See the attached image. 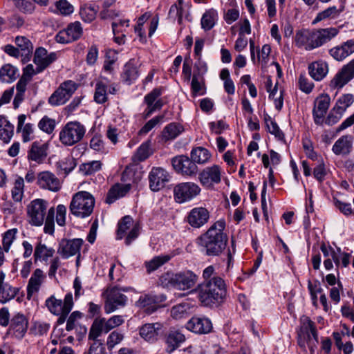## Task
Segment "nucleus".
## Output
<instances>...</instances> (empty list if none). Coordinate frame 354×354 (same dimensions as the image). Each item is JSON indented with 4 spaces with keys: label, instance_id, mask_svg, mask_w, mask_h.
<instances>
[{
    "label": "nucleus",
    "instance_id": "obj_30",
    "mask_svg": "<svg viewBox=\"0 0 354 354\" xmlns=\"http://www.w3.org/2000/svg\"><path fill=\"white\" fill-rule=\"evenodd\" d=\"M26 115L21 114L17 118V132L21 133L24 142H28L34 139L35 127L31 123H25Z\"/></svg>",
    "mask_w": 354,
    "mask_h": 354
},
{
    "label": "nucleus",
    "instance_id": "obj_34",
    "mask_svg": "<svg viewBox=\"0 0 354 354\" xmlns=\"http://www.w3.org/2000/svg\"><path fill=\"white\" fill-rule=\"evenodd\" d=\"M310 76L315 81L322 80L328 73V65L323 60H318L308 65Z\"/></svg>",
    "mask_w": 354,
    "mask_h": 354
},
{
    "label": "nucleus",
    "instance_id": "obj_13",
    "mask_svg": "<svg viewBox=\"0 0 354 354\" xmlns=\"http://www.w3.org/2000/svg\"><path fill=\"white\" fill-rule=\"evenodd\" d=\"M106 299L104 304V312L110 314L126 304L127 296L122 294L117 288L106 290Z\"/></svg>",
    "mask_w": 354,
    "mask_h": 354
},
{
    "label": "nucleus",
    "instance_id": "obj_60",
    "mask_svg": "<svg viewBox=\"0 0 354 354\" xmlns=\"http://www.w3.org/2000/svg\"><path fill=\"white\" fill-rule=\"evenodd\" d=\"M129 26L128 19H118L112 23V30L114 35L124 34Z\"/></svg>",
    "mask_w": 354,
    "mask_h": 354
},
{
    "label": "nucleus",
    "instance_id": "obj_11",
    "mask_svg": "<svg viewBox=\"0 0 354 354\" xmlns=\"http://www.w3.org/2000/svg\"><path fill=\"white\" fill-rule=\"evenodd\" d=\"M167 299L163 294L156 295L153 293L141 295L136 302V306L142 309L147 314H151L159 307L160 304Z\"/></svg>",
    "mask_w": 354,
    "mask_h": 354
},
{
    "label": "nucleus",
    "instance_id": "obj_18",
    "mask_svg": "<svg viewBox=\"0 0 354 354\" xmlns=\"http://www.w3.org/2000/svg\"><path fill=\"white\" fill-rule=\"evenodd\" d=\"M83 242L82 239H62L59 243L57 253L64 259H68L76 254L80 255Z\"/></svg>",
    "mask_w": 354,
    "mask_h": 354
},
{
    "label": "nucleus",
    "instance_id": "obj_32",
    "mask_svg": "<svg viewBox=\"0 0 354 354\" xmlns=\"http://www.w3.org/2000/svg\"><path fill=\"white\" fill-rule=\"evenodd\" d=\"M353 137L351 135L342 136L333 145V152L337 156H345L351 153L353 149Z\"/></svg>",
    "mask_w": 354,
    "mask_h": 354
},
{
    "label": "nucleus",
    "instance_id": "obj_24",
    "mask_svg": "<svg viewBox=\"0 0 354 354\" xmlns=\"http://www.w3.org/2000/svg\"><path fill=\"white\" fill-rule=\"evenodd\" d=\"M57 58V53H48L43 47L37 48L34 55V63L37 66V72H41Z\"/></svg>",
    "mask_w": 354,
    "mask_h": 354
},
{
    "label": "nucleus",
    "instance_id": "obj_6",
    "mask_svg": "<svg viewBox=\"0 0 354 354\" xmlns=\"http://www.w3.org/2000/svg\"><path fill=\"white\" fill-rule=\"evenodd\" d=\"M78 88V84L73 80H66L48 97V103L53 106L63 105L72 97Z\"/></svg>",
    "mask_w": 354,
    "mask_h": 354
},
{
    "label": "nucleus",
    "instance_id": "obj_46",
    "mask_svg": "<svg viewBox=\"0 0 354 354\" xmlns=\"http://www.w3.org/2000/svg\"><path fill=\"white\" fill-rule=\"evenodd\" d=\"M183 131V127L176 123H170L162 131V137L165 140H172L179 136Z\"/></svg>",
    "mask_w": 354,
    "mask_h": 354
},
{
    "label": "nucleus",
    "instance_id": "obj_19",
    "mask_svg": "<svg viewBox=\"0 0 354 354\" xmlns=\"http://www.w3.org/2000/svg\"><path fill=\"white\" fill-rule=\"evenodd\" d=\"M141 62L135 58L129 59L123 66L121 79L123 82L130 85L140 76Z\"/></svg>",
    "mask_w": 354,
    "mask_h": 354
},
{
    "label": "nucleus",
    "instance_id": "obj_42",
    "mask_svg": "<svg viewBox=\"0 0 354 354\" xmlns=\"http://www.w3.org/2000/svg\"><path fill=\"white\" fill-rule=\"evenodd\" d=\"M211 156L209 151L202 147L193 149L191 151V158L195 164H205L210 160Z\"/></svg>",
    "mask_w": 354,
    "mask_h": 354
},
{
    "label": "nucleus",
    "instance_id": "obj_5",
    "mask_svg": "<svg viewBox=\"0 0 354 354\" xmlns=\"http://www.w3.org/2000/svg\"><path fill=\"white\" fill-rule=\"evenodd\" d=\"M86 132L85 127L79 122H69L59 132V140L66 146H72L80 142Z\"/></svg>",
    "mask_w": 354,
    "mask_h": 354
},
{
    "label": "nucleus",
    "instance_id": "obj_14",
    "mask_svg": "<svg viewBox=\"0 0 354 354\" xmlns=\"http://www.w3.org/2000/svg\"><path fill=\"white\" fill-rule=\"evenodd\" d=\"M353 78L354 59L350 61L347 64L344 65L336 73L330 81V86L333 88H342Z\"/></svg>",
    "mask_w": 354,
    "mask_h": 354
},
{
    "label": "nucleus",
    "instance_id": "obj_26",
    "mask_svg": "<svg viewBox=\"0 0 354 354\" xmlns=\"http://www.w3.org/2000/svg\"><path fill=\"white\" fill-rule=\"evenodd\" d=\"M66 301L71 303V308H73V300L71 292H68L65 295L64 301L57 299L54 295H51L46 300L45 304L52 314L59 315L62 312L64 311Z\"/></svg>",
    "mask_w": 354,
    "mask_h": 354
},
{
    "label": "nucleus",
    "instance_id": "obj_35",
    "mask_svg": "<svg viewBox=\"0 0 354 354\" xmlns=\"http://www.w3.org/2000/svg\"><path fill=\"white\" fill-rule=\"evenodd\" d=\"M161 328L160 323L145 324L140 328L139 333L145 340L153 342L157 339Z\"/></svg>",
    "mask_w": 354,
    "mask_h": 354
},
{
    "label": "nucleus",
    "instance_id": "obj_57",
    "mask_svg": "<svg viewBox=\"0 0 354 354\" xmlns=\"http://www.w3.org/2000/svg\"><path fill=\"white\" fill-rule=\"evenodd\" d=\"M50 324L43 322H35L30 328V333L34 335L41 336L46 334Z\"/></svg>",
    "mask_w": 354,
    "mask_h": 354
},
{
    "label": "nucleus",
    "instance_id": "obj_59",
    "mask_svg": "<svg viewBox=\"0 0 354 354\" xmlns=\"http://www.w3.org/2000/svg\"><path fill=\"white\" fill-rule=\"evenodd\" d=\"M162 116H156L149 120L138 131V135L141 136L147 135L162 121Z\"/></svg>",
    "mask_w": 354,
    "mask_h": 354
},
{
    "label": "nucleus",
    "instance_id": "obj_37",
    "mask_svg": "<svg viewBox=\"0 0 354 354\" xmlns=\"http://www.w3.org/2000/svg\"><path fill=\"white\" fill-rule=\"evenodd\" d=\"M131 189L130 184H116L108 192L106 199L107 203H113L118 198L124 196Z\"/></svg>",
    "mask_w": 354,
    "mask_h": 354
},
{
    "label": "nucleus",
    "instance_id": "obj_28",
    "mask_svg": "<svg viewBox=\"0 0 354 354\" xmlns=\"http://www.w3.org/2000/svg\"><path fill=\"white\" fill-rule=\"evenodd\" d=\"M6 273L0 270V303L6 304L13 299L19 289L5 282Z\"/></svg>",
    "mask_w": 354,
    "mask_h": 354
},
{
    "label": "nucleus",
    "instance_id": "obj_63",
    "mask_svg": "<svg viewBox=\"0 0 354 354\" xmlns=\"http://www.w3.org/2000/svg\"><path fill=\"white\" fill-rule=\"evenodd\" d=\"M312 332L310 335L308 333L307 337V344L310 350V352L314 353L315 348H316L318 343V333L315 326L310 324Z\"/></svg>",
    "mask_w": 354,
    "mask_h": 354
},
{
    "label": "nucleus",
    "instance_id": "obj_40",
    "mask_svg": "<svg viewBox=\"0 0 354 354\" xmlns=\"http://www.w3.org/2000/svg\"><path fill=\"white\" fill-rule=\"evenodd\" d=\"M19 77V70L14 66L6 64L0 68V78L2 82L11 83Z\"/></svg>",
    "mask_w": 354,
    "mask_h": 354
},
{
    "label": "nucleus",
    "instance_id": "obj_45",
    "mask_svg": "<svg viewBox=\"0 0 354 354\" xmlns=\"http://www.w3.org/2000/svg\"><path fill=\"white\" fill-rule=\"evenodd\" d=\"M190 309L189 303L185 302L177 304L171 308V316L176 319L186 317L189 314Z\"/></svg>",
    "mask_w": 354,
    "mask_h": 354
},
{
    "label": "nucleus",
    "instance_id": "obj_54",
    "mask_svg": "<svg viewBox=\"0 0 354 354\" xmlns=\"http://www.w3.org/2000/svg\"><path fill=\"white\" fill-rule=\"evenodd\" d=\"M102 163L99 160H93L82 164L80 170L84 175H91L101 169Z\"/></svg>",
    "mask_w": 354,
    "mask_h": 354
},
{
    "label": "nucleus",
    "instance_id": "obj_4",
    "mask_svg": "<svg viewBox=\"0 0 354 354\" xmlns=\"http://www.w3.org/2000/svg\"><path fill=\"white\" fill-rule=\"evenodd\" d=\"M94 206L93 196L88 192L80 191L73 196L69 210L75 216L84 218L92 214Z\"/></svg>",
    "mask_w": 354,
    "mask_h": 354
},
{
    "label": "nucleus",
    "instance_id": "obj_3",
    "mask_svg": "<svg viewBox=\"0 0 354 354\" xmlns=\"http://www.w3.org/2000/svg\"><path fill=\"white\" fill-rule=\"evenodd\" d=\"M338 32L336 28L303 29L296 32L295 41L298 48L310 51L329 42Z\"/></svg>",
    "mask_w": 354,
    "mask_h": 354
},
{
    "label": "nucleus",
    "instance_id": "obj_61",
    "mask_svg": "<svg viewBox=\"0 0 354 354\" xmlns=\"http://www.w3.org/2000/svg\"><path fill=\"white\" fill-rule=\"evenodd\" d=\"M183 9L182 6L174 3L171 6L169 10L168 16L170 19L174 20L177 19L178 24H180L183 21Z\"/></svg>",
    "mask_w": 354,
    "mask_h": 354
},
{
    "label": "nucleus",
    "instance_id": "obj_51",
    "mask_svg": "<svg viewBox=\"0 0 354 354\" xmlns=\"http://www.w3.org/2000/svg\"><path fill=\"white\" fill-rule=\"evenodd\" d=\"M97 9L91 5H84L80 10V15L82 19L90 23L95 19Z\"/></svg>",
    "mask_w": 354,
    "mask_h": 354
},
{
    "label": "nucleus",
    "instance_id": "obj_48",
    "mask_svg": "<svg viewBox=\"0 0 354 354\" xmlns=\"http://www.w3.org/2000/svg\"><path fill=\"white\" fill-rule=\"evenodd\" d=\"M217 13L214 10L206 11L201 18V27L205 31L209 30L215 25L216 20Z\"/></svg>",
    "mask_w": 354,
    "mask_h": 354
},
{
    "label": "nucleus",
    "instance_id": "obj_39",
    "mask_svg": "<svg viewBox=\"0 0 354 354\" xmlns=\"http://www.w3.org/2000/svg\"><path fill=\"white\" fill-rule=\"evenodd\" d=\"M185 340V335L181 333L178 331L170 332L166 338L167 352L171 353Z\"/></svg>",
    "mask_w": 354,
    "mask_h": 354
},
{
    "label": "nucleus",
    "instance_id": "obj_53",
    "mask_svg": "<svg viewBox=\"0 0 354 354\" xmlns=\"http://www.w3.org/2000/svg\"><path fill=\"white\" fill-rule=\"evenodd\" d=\"M55 210L53 207H50L47 213L46 219L44 218L45 225L44 231L46 234H53L55 231Z\"/></svg>",
    "mask_w": 354,
    "mask_h": 354
},
{
    "label": "nucleus",
    "instance_id": "obj_17",
    "mask_svg": "<svg viewBox=\"0 0 354 354\" xmlns=\"http://www.w3.org/2000/svg\"><path fill=\"white\" fill-rule=\"evenodd\" d=\"M149 188L153 192H158L165 187L169 180V173L162 167H153L149 176Z\"/></svg>",
    "mask_w": 354,
    "mask_h": 354
},
{
    "label": "nucleus",
    "instance_id": "obj_16",
    "mask_svg": "<svg viewBox=\"0 0 354 354\" xmlns=\"http://www.w3.org/2000/svg\"><path fill=\"white\" fill-rule=\"evenodd\" d=\"M171 164L174 170L183 175L193 176L197 173L198 167L187 156L181 155L172 158Z\"/></svg>",
    "mask_w": 354,
    "mask_h": 354
},
{
    "label": "nucleus",
    "instance_id": "obj_7",
    "mask_svg": "<svg viewBox=\"0 0 354 354\" xmlns=\"http://www.w3.org/2000/svg\"><path fill=\"white\" fill-rule=\"evenodd\" d=\"M48 202L41 198L32 201L27 206V215L30 225L41 226L44 223Z\"/></svg>",
    "mask_w": 354,
    "mask_h": 354
},
{
    "label": "nucleus",
    "instance_id": "obj_21",
    "mask_svg": "<svg viewBox=\"0 0 354 354\" xmlns=\"http://www.w3.org/2000/svg\"><path fill=\"white\" fill-rule=\"evenodd\" d=\"M211 320L205 317H193L186 324V328L197 334H207L212 330Z\"/></svg>",
    "mask_w": 354,
    "mask_h": 354
},
{
    "label": "nucleus",
    "instance_id": "obj_64",
    "mask_svg": "<svg viewBox=\"0 0 354 354\" xmlns=\"http://www.w3.org/2000/svg\"><path fill=\"white\" fill-rule=\"evenodd\" d=\"M312 332L310 335L308 333L307 337V344L310 350V352L314 353L315 348H316L318 343V333L315 326L310 324Z\"/></svg>",
    "mask_w": 354,
    "mask_h": 354
},
{
    "label": "nucleus",
    "instance_id": "obj_1",
    "mask_svg": "<svg viewBox=\"0 0 354 354\" xmlns=\"http://www.w3.org/2000/svg\"><path fill=\"white\" fill-rule=\"evenodd\" d=\"M192 292L197 293L198 299L204 306L212 307L223 304L226 298L227 288L220 277H214L198 284Z\"/></svg>",
    "mask_w": 354,
    "mask_h": 354
},
{
    "label": "nucleus",
    "instance_id": "obj_25",
    "mask_svg": "<svg viewBox=\"0 0 354 354\" xmlns=\"http://www.w3.org/2000/svg\"><path fill=\"white\" fill-rule=\"evenodd\" d=\"M48 145L47 142L39 141L33 142L28 151V159L37 163H41L48 155Z\"/></svg>",
    "mask_w": 354,
    "mask_h": 354
},
{
    "label": "nucleus",
    "instance_id": "obj_47",
    "mask_svg": "<svg viewBox=\"0 0 354 354\" xmlns=\"http://www.w3.org/2000/svg\"><path fill=\"white\" fill-rule=\"evenodd\" d=\"M18 230L17 228L8 230L2 235V248L5 252H8L11 248L12 244L15 241Z\"/></svg>",
    "mask_w": 354,
    "mask_h": 354
},
{
    "label": "nucleus",
    "instance_id": "obj_33",
    "mask_svg": "<svg viewBox=\"0 0 354 354\" xmlns=\"http://www.w3.org/2000/svg\"><path fill=\"white\" fill-rule=\"evenodd\" d=\"M111 331L107 319L104 317L96 318L90 328L88 339L92 340H98L97 338L102 333H108Z\"/></svg>",
    "mask_w": 354,
    "mask_h": 354
},
{
    "label": "nucleus",
    "instance_id": "obj_15",
    "mask_svg": "<svg viewBox=\"0 0 354 354\" xmlns=\"http://www.w3.org/2000/svg\"><path fill=\"white\" fill-rule=\"evenodd\" d=\"M82 33L83 29L80 22L75 21L68 24L66 28L60 30L55 39L58 43L67 44L80 39Z\"/></svg>",
    "mask_w": 354,
    "mask_h": 354
},
{
    "label": "nucleus",
    "instance_id": "obj_49",
    "mask_svg": "<svg viewBox=\"0 0 354 354\" xmlns=\"http://www.w3.org/2000/svg\"><path fill=\"white\" fill-rule=\"evenodd\" d=\"M353 102L354 97L352 94H344L337 100L334 106V110L335 111H339L344 114L346 109L349 107Z\"/></svg>",
    "mask_w": 354,
    "mask_h": 354
},
{
    "label": "nucleus",
    "instance_id": "obj_41",
    "mask_svg": "<svg viewBox=\"0 0 354 354\" xmlns=\"http://www.w3.org/2000/svg\"><path fill=\"white\" fill-rule=\"evenodd\" d=\"M152 153L151 141L147 140L138 147L133 154L132 159L134 162H142L147 159Z\"/></svg>",
    "mask_w": 354,
    "mask_h": 354
},
{
    "label": "nucleus",
    "instance_id": "obj_22",
    "mask_svg": "<svg viewBox=\"0 0 354 354\" xmlns=\"http://www.w3.org/2000/svg\"><path fill=\"white\" fill-rule=\"evenodd\" d=\"M330 98L327 94H322L318 96L314 104L313 115L315 124H320L323 122L330 105Z\"/></svg>",
    "mask_w": 354,
    "mask_h": 354
},
{
    "label": "nucleus",
    "instance_id": "obj_52",
    "mask_svg": "<svg viewBox=\"0 0 354 354\" xmlns=\"http://www.w3.org/2000/svg\"><path fill=\"white\" fill-rule=\"evenodd\" d=\"M170 259V257L166 256H157L153 258L151 260L145 263L146 268L148 272H151L159 267L162 266L164 263L167 262Z\"/></svg>",
    "mask_w": 354,
    "mask_h": 354
},
{
    "label": "nucleus",
    "instance_id": "obj_38",
    "mask_svg": "<svg viewBox=\"0 0 354 354\" xmlns=\"http://www.w3.org/2000/svg\"><path fill=\"white\" fill-rule=\"evenodd\" d=\"M14 134V126L3 115H0V139L8 143Z\"/></svg>",
    "mask_w": 354,
    "mask_h": 354
},
{
    "label": "nucleus",
    "instance_id": "obj_36",
    "mask_svg": "<svg viewBox=\"0 0 354 354\" xmlns=\"http://www.w3.org/2000/svg\"><path fill=\"white\" fill-rule=\"evenodd\" d=\"M55 251L53 248L48 247L46 244L39 242L37 244L34 251L35 262L40 261L47 262L49 258L53 257Z\"/></svg>",
    "mask_w": 354,
    "mask_h": 354
},
{
    "label": "nucleus",
    "instance_id": "obj_12",
    "mask_svg": "<svg viewBox=\"0 0 354 354\" xmlns=\"http://www.w3.org/2000/svg\"><path fill=\"white\" fill-rule=\"evenodd\" d=\"M221 167L217 165L205 167L198 174L199 182L203 187L212 189L221 182Z\"/></svg>",
    "mask_w": 354,
    "mask_h": 354
},
{
    "label": "nucleus",
    "instance_id": "obj_10",
    "mask_svg": "<svg viewBox=\"0 0 354 354\" xmlns=\"http://www.w3.org/2000/svg\"><path fill=\"white\" fill-rule=\"evenodd\" d=\"M198 277L191 270H184L173 274L169 278L171 285L181 290L192 288L196 283Z\"/></svg>",
    "mask_w": 354,
    "mask_h": 354
},
{
    "label": "nucleus",
    "instance_id": "obj_58",
    "mask_svg": "<svg viewBox=\"0 0 354 354\" xmlns=\"http://www.w3.org/2000/svg\"><path fill=\"white\" fill-rule=\"evenodd\" d=\"M124 339V334L118 330L111 332L106 340V345L109 349L120 344Z\"/></svg>",
    "mask_w": 354,
    "mask_h": 354
},
{
    "label": "nucleus",
    "instance_id": "obj_23",
    "mask_svg": "<svg viewBox=\"0 0 354 354\" xmlns=\"http://www.w3.org/2000/svg\"><path fill=\"white\" fill-rule=\"evenodd\" d=\"M28 325V323L26 317L22 314L18 313L11 319L8 333L17 339H21L27 331Z\"/></svg>",
    "mask_w": 354,
    "mask_h": 354
},
{
    "label": "nucleus",
    "instance_id": "obj_55",
    "mask_svg": "<svg viewBox=\"0 0 354 354\" xmlns=\"http://www.w3.org/2000/svg\"><path fill=\"white\" fill-rule=\"evenodd\" d=\"M38 127L42 131L50 134L55 129V121L47 116H44L39 122Z\"/></svg>",
    "mask_w": 354,
    "mask_h": 354
},
{
    "label": "nucleus",
    "instance_id": "obj_43",
    "mask_svg": "<svg viewBox=\"0 0 354 354\" xmlns=\"http://www.w3.org/2000/svg\"><path fill=\"white\" fill-rule=\"evenodd\" d=\"M24 194V180L18 176L14 181L11 190L12 198L15 202H21Z\"/></svg>",
    "mask_w": 354,
    "mask_h": 354
},
{
    "label": "nucleus",
    "instance_id": "obj_9",
    "mask_svg": "<svg viewBox=\"0 0 354 354\" xmlns=\"http://www.w3.org/2000/svg\"><path fill=\"white\" fill-rule=\"evenodd\" d=\"M201 191L200 187L194 183H181L174 187V198L177 203H183L194 198Z\"/></svg>",
    "mask_w": 354,
    "mask_h": 354
},
{
    "label": "nucleus",
    "instance_id": "obj_44",
    "mask_svg": "<svg viewBox=\"0 0 354 354\" xmlns=\"http://www.w3.org/2000/svg\"><path fill=\"white\" fill-rule=\"evenodd\" d=\"M107 84L103 80L96 83L94 100L97 104H103L107 101Z\"/></svg>",
    "mask_w": 354,
    "mask_h": 354
},
{
    "label": "nucleus",
    "instance_id": "obj_50",
    "mask_svg": "<svg viewBox=\"0 0 354 354\" xmlns=\"http://www.w3.org/2000/svg\"><path fill=\"white\" fill-rule=\"evenodd\" d=\"M15 44L21 52V55H28L32 53L33 46L31 41L27 37L24 36L16 37Z\"/></svg>",
    "mask_w": 354,
    "mask_h": 354
},
{
    "label": "nucleus",
    "instance_id": "obj_20",
    "mask_svg": "<svg viewBox=\"0 0 354 354\" xmlns=\"http://www.w3.org/2000/svg\"><path fill=\"white\" fill-rule=\"evenodd\" d=\"M37 183L40 188L53 192H58L62 187L59 179L48 171H41L37 174Z\"/></svg>",
    "mask_w": 354,
    "mask_h": 354
},
{
    "label": "nucleus",
    "instance_id": "obj_27",
    "mask_svg": "<svg viewBox=\"0 0 354 354\" xmlns=\"http://www.w3.org/2000/svg\"><path fill=\"white\" fill-rule=\"evenodd\" d=\"M209 211L203 207H194L189 213L187 221L193 227L199 228L207 223Z\"/></svg>",
    "mask_w": 354,
    "mask_h": 354
},
{
    "label": "nucleus",
    "instance_id": "obj_31",
    "mask_svg": "<svg viewBox=\"0 0 354 354\" xmlns=\"http://www.w3.org/2000/svg\"><path fill=\"white\" fill-rule=\"evenodd\" d=\"M45 279L46 274L41 269L37 268L34 270L27 285L28 297H31L33 294L39 290L40 287L45 281Z\"/></svg>",
    "mask_w": 354,
    "mask_h": 354
},
{
    "label": "nucleus",
    "instance_id": "obj_29",
    "mask_svg": "<svg viewBox=\"0 0 354 354\" xmlns=\"http://www.w3.org/2000/svg\"><path fill=\"white\" fill-rule=\"evenodd\" d=\"M345 10V4L342 1L339 6H329L325 10L318 12L313 21V24H315L321 21L326 19H335L338 18Z\"/></svg>",
    "mask_w": 354,
    "mask_h": 354
},
{
    "label": "nucleus",
    "instance_id": "obj_62",
    "mask_svg": "<svg viewBox=\"0 0 354 354\" xmlns=\"http://www.w3.org/2000/svg\"><path fill=\"white\" fill-rule=\"evenodd\" d=\"M56 8L62 15H69L74 11L73 6L66 0H59L55 3Z\"/></svg>",
    "mask_w": 354,
    "mask_h": 354
},
{
    "label": "nucleus",
    "instance_id": "obj_2",
    "mask_svg": "<svg viewBox=\"0 0 354 354\" xmlns=\"http://www.w3.org/2000/svg\"><path fill=\"white\" fill-rule=\"evenodd\" d=\"M225 228V221L220 219L200 236V244L204 248L206 255L218 256L225 249L228 236L224 232Z\"/></svg>",
    "mask_w": 354,
    "mask_h": 354
},
{
    "label": "nucleus",
    "instance_id": "obj_8",
    "mask_svg": "<svg viewBox=\"0 0 354 354\" xmlns=\"http://www.w3.org/2000/svg\"><path fill=\"white\" fill-rule=\"evenodd\" d=\"M117 239H122L126 235L125 243L129 245L139 235V225L134 223L130 216H124L118 223Z\"/></svg>",
    "mask_w": 354,
    "mask_h": 354
},
{
    "label": "nucleus",
    "instance_id": "obj_56",
    "mask_svg": "<svg viewBox=\"0 0 354 354\" xmlns=\"http://www.w3.org/2000/svg\"><path fill=\"white\" fill-rule=\"evenodd\" d=\"M60 170L64 171L65 174H69L76 166L75 160L72 157H66L57 162Z\"/></svg>",
    "mask_w": 354,
    "mask_h": 354
}]
</instances>
